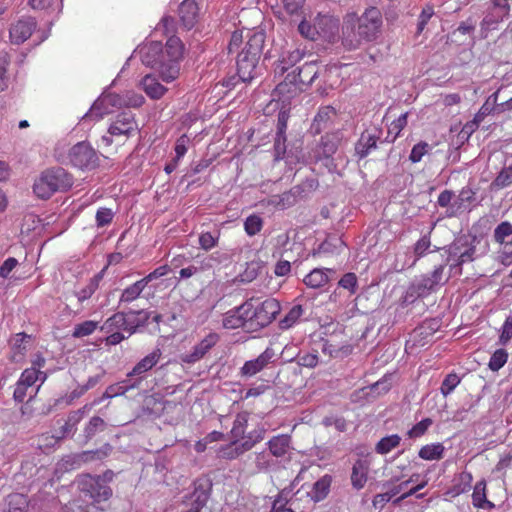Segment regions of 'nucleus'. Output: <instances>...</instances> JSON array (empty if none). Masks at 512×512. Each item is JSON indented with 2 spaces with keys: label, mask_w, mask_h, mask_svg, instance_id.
I'll return each mask as SVG.
<instances>
[{
  "label": "nucleus",
  "mask_w": 512,
  "mask_h": 512,
  "mask_svg": "<svg viewBox=\"0 0 512 512\" xmlns=\"http://www.w3.org/2000/svg\"><path fill=\"white\" fill-rule=\"evenodd\" d=\"M183 49L178 37H170L165 46L161 42L151 41L139 46L135 52L145 66L159 71L163 81L172 82L179 76Z\"/></svg>",
  "instance_id": "obj_1"
},
{
  "label": "nucleus",
  "mask_w": 512,
  "mask_h": 512,
  "mask_svg": "<svg viewBox=\"0 0 512 512\" xmlns=\"http://www.w3.org/2000/svg\"><path fill=\"white\" fill-rule=\"evenodd\" d=\"M72 186L71 176L63 168L44 171L34 182L33 191L41 199L50 198L57 191H64Z\"/></svg>",
  "instance_id": "obj_2"
},
{
  "label": "nucleus",
  "mask_w": 512,
  "mask_h": 512,
  "mask_svg": "<svg viewBox=\"0 0 512 512\" xmlns=\"http://www.w3.org/2000/svg\"><path fill=\"white\" fill-rule=\"evenodd\" d=\"M476 243H479L476 237L462 235L447 247V263L451 271L461 274V266L476 258Z\"/></svg>",
  "instance_id": "obj_3"
},
{
  "label": "nucleus",
  "mask_w": 512,
  "mask_h": 512,
  "mask_svg": "<svg viewBox=\"0 0 512 512\" xmlns=\"http://www.w3.org/2000/svg\"><path fill=\"white\" fill-rule=\"evenodd\" d=\"M138 132V124L135 116L130 111H123L115 116L108 128V135L101 138L105 146H111L114 142L125 140Z\"/></svg>",
  "instance_id": "obj_4"
},
{
  "label": "nucleus",
  "mask_w": 512,
  "mask_h": 512,
  "mask_svg": "<svg viewBox=\"0 0 512 512\" xmlns=\"http://www.w3.org/2000/svg\"><path fill=\"white\" fill-rule=\"evenodd\" d=\"M46 378L47 376L45 372L39 371L35 368L25 369L16 383V387L13 393L14 400L22 403L27 397L29 400L35 397L40 385L37 388H34V384L37 380H40L41 383H44Z\"/></svg>",
  "instance_id": "obj_5"
},
{
  "label": "nucleus",
  "mask_w": 512,
  "mask_h": 512,
  "mask_svg": "<svg viewBox=\"0 0 512 512\" xmlns=\"http://www.w3.org/2000/svg\"><path fill=\"white\" fill-rule=\"evenodd\" d=\"M68 160L72 166L81 170H92L99 164L97 152L86 141L78 142L70 148Z\"/></svg>",
  "instance_id": "obj_6"
},
{
  "label": "nucleus",
  "mask_w": 512,
  "mask_h": 512,
  "mask_svg": "<svg viewBox=\"0 0 512 512\" xmlns=\"http://www.w3.org/2000/svg\"><path fill=\"white\" fill-rule=\"evenodd\" d=\"M251 326L254 328H263L268 326L280 313L281 306L278 300L267 298L258 306H254L250 299Z\"/></svg>",
  "instance_id": "obj_7"
},
{
  "label": "nucleus",
  "mask_w": 512,
  "mask_h": 512,
  "mask_svg": "<svg viewBox=\"0 0 512 512\" xmlns=\"http://www.w3.org/2000/svg\"><path fill=\"white\" fill-rule=\"evenodd\" d=\"M356 24L362 40L376 39L382 25V15L379 9L371 7L366 9L361 17H356Z\"/></svg>",
  "instance_id": "obj_8"
},
{
  "label": "nucleus",
  "mask_w": 512,
  "mask_h": 512,
  "mask_svg": "<svg viewBox=\"0 0 512 512\" xmlns=\"http://www.w3.org/2000/svg\"><path fill=\"white\" fill-rule=\"evenodd\" d=\"M77 485L80 491L96 502L106 501L112 495L110 487L99 476L82 475Z\"/></svg>",
  "instance_id": "obj_9"
},
{
  "label": "nucleus",
  "mask_w": 512,
  "mask_h": 512,
  "mask_svg": "<svg viewBox=\"0 0 512 512\" xmlns=\"http://www.w3.org/2000/svg\"><path fill=\"white\" fill-rule=\"evenodd\" d=\"M494 239L500 244L499 258L504 265L512 263V224L501 222L494 230Z\"/></svg>",
  "instance_id": "obj_10"
},
{
  "label": "nucleus",
  "mask_w": 512,
  "mask_h": 512,
  "mask_svg": "<svg viewBox=\"0 0 512 512\" xmlns=\"http://www.w3.org/2000/svg\"><path fill=\"white\" fill-rule=\"evenodd\" d=\"M250 301L227 311L222 319L223 327L226 329H237L240 327L254 328L251 326Z\"/></svg>",
  "instance_id": "obj_11"
},
{
  "label": "nucleus",
  "mask_w": 512,
  "mask_h": 512,
  "mask_svg": "<svg viewBox=\"0 0 512 512\" xmlns=\"http://www.w3.org/2000/svg\"><path fill=\"white\" fill-rule=\"evenodd\" d=\"M121 97L118 94H106L99 97L90 110L83 116V120H100L113 112V107H119Z\"/></svg>",
  "instance_id": "obj_12"
},
{
  "label": "nucleus",
  "mask_w": 512,
  "mask_h": 512,
  "mask_svg": "<svg viewBox=\"0 0 512 512\" xmlns=\"http://www.w3.org/2000/svg\"><path fill=\"white\" fill-rule=\"evenodd\" d=\"M218 341L219 335L217 333H209L198 344H196L189 353L182 355L181 360L186 364H194L200 361L218 343Z\"/></svg>",
  "instance_id": "obj_13"
},
{
  "label": "nucleus",
  "mask_w": 512,
  "mask_h": 512,
  "mask_svg": "<svg viewBox=\"0 0 512 512\" xmlns=\"http://www.w3.org/2000/svg\"><path fill=\"white\" fill-rule=\"evenodd\" d=\"M276 353L273 348L267 347L257 358L246 361L240 369L244 377H252L261 372L269 363L274 361Z\"/></svg>",
  "instance_id": "obj_14"
},
{
  "label": "nucleus",
  "mask_w": 512,
  "mask_h": 512,
  "mask_svg": "<svg viewBox=\"0 0 512 512\" xmlns=\"http://www.w3.org/2000/svg\"><path fill=\"white\" fill-rule=\"evenodd\" d=\"M342 35V43L346 49L355 50L360 46L362 37L359 35L355 14H349L345 17Z\"/></svg>",
  "instance_id": "obj_15"
},
{
  "label": "nucleus",
  "mask_w": 512,
  "mask_h": 512,
  "mask_svg": "<svg viewBox=\"0 0 512 512\" xmlns=\"http://www.w3.org/2000/svg\"><path fill=\"white\" fill-rule=\"evenodd\" d=\"M36 25L37 23L32 17L22 18L12 24L9 31L11 43L16 45L24 43L28 38H30L36 28Z\"/></svg>",
  "instance_id": "obj_16"
},
{
  "label": "nucleus",
  "mask_w": 512,
  "mask_h": 512,
  "mask_svg": "<svg viewBox=\"0 0 512 512\" xmlns=\"http://www.w3.org/2000/svg\"><path fill=\"white\" fill-rule=\"evenodd\" d=\"M381 131L378 129L365 130L355 144V154L363 159L377 148Z\"/></svg>",
  "instance_id": "obj_17"
},
{
  "label": "nucleus",
  "mask_w": 512,
  "mask_h": 512,
  "mask_svg": "<svg viewBox=\"0 0 512 512\" xmlns=\"http://www.w3.org/2000/svg\"><path fill=\"white\" fill-rule=\"evenodd\" d=\"M272 456L280 459H290L293 450L291 436L288 434H279L273 436L266 443Z\"/></svg>",
  "instance_id": "obj_18"
},
{
  "label": "nucleus",
  "mask_w": 512,
  "mask_h": 512,
  "mask_svg": "<svg viewBox=\"0 0 512 512\" xmlns=\"http://www.w3.org/2000/svg\"><path fill=\"white\" fill-rule=\"evenodd\" d=\"M339 139L335 135H326L321 138L320 144L313 151L312 159L320 161L329 158L336 152Z\"/></svg>",
  "instance_id": "obj_19"
},
{
  "label": "nucleus",
  "mask_w": 512,
  "mask_h": 512,
  "mask_svg": "<svg viewBox=\"0 0 512 512\" xmlns=\"http://www.w3.org/2000/svg\"><path fill=\"white\" fill-rule=\"evenodd\" d=\"M258 61L259 59L239 53L237 58V73L243 82H249L255 77Z\"/></svg>",
  "instance_id": "obj_20"
},
{
  "label": "nucleus",
  "mask_w": 512,
  "mask_h": 512,
  "mask_svg": "<svg viewBox=\"0 0 512 512\" xmlns=\"http://www.w3.org/2000/svg\"><path fill=\"white\" fill-rule=\"evenodd\" d=\"M318 37L332 40L338 31V21L327 15L318 16L315 20Z\"/></svg>",
  "instance_id": "obj_21"
},
{
  "label": "nucleus",
  "mask_w": 512,
  "mask_h": 512,
  "mask_svg": "<svg viewBox=\"0 0 512 512\" xmlns=\"http://www.w3.org/2000/svg\"><path fill=\"white\" fill-rule=\"evenodd\" d=\"M334 274L335 271L332 269L315 268L308 275H306L304 278V283L310 288H321L330 281V275Z\"/></svg>",
  "instance_id": "obj_22"
},
{
  "label": "nucleus",
  "mask_w": 512,
  "mask_h": 512,
  "mask_svg": "<svg viewBox=\"0 0 512 512\" xmlns=\"http://www.w3.org/2000/svg\"><path fill=\"white\" fill-rule=\"evenodd\" d=\"M140 85L146 95L154 100L160 99L167 92V88L160 84L156 77L151 74L144 76Z\"/></svg>",
  "instance_id": "obj_23"
},
{
  "label": "nucleus",
  "mask_w": 512,
  "mask_h": 512,
  "mask_svg": "<svg viewBox=\"0 0 512 512\" xmlns=\"http://www.w3.org/2000/svg\"><path fill=\"white\" fill-rule=\"evenodd\" d=\"M162 352L159 348L153 350L150 354L146 355L142 358L130 371L127 376L133 377L141 375L149 370H151L160 360Z\"/></svg>",
  "instance_id": "obj_24"
},
{
  "label": "nucleus",
  "mask_w": 512,
  "mask_h": 512,
  "mask_svg": "<svg viewBox=\"0 0 512 512\" xmlns=\"http://www.w3.org/2000/svg\"><path fill=\"white\" fill-rule=\"evenodd\" d=\"M248 41L240 54L259 59L262 53L265 36L262 32H254L248 36Z\"/></svg>",
  "instance_id": "obj_25"
},
{
  "label": "nucleus",
  "mask_w": 512,
  "mask_h": 512,
  "mask_svg": "<svg viewBox=\"0 0 512 512\" xmlns=\"http://www.w3.org/2000/svg\"><path fill=\"white\" fill-rule=\"evenodd\" d=\"M304 56V53L299 49L288 50L283 53L281 58L276 63L275 72L282 75L289 68L293 67Z\"/></svg>",
  "instance_id": "obj_26"
},
{
  "label": "nucleus",
  "mask_w": 512,
  "mask_h": 512,
  "mask_svg": "<svg viewBox=\"0 0 512 512\" xmlns=\"http://www.w3.org/2000/svg\"><path fill=\"white\" fill-rule=\"evenodd\" d=\"M335 110L329 106L323 107L319 110L314 117L311 125V131L314 134H320L323 130L329 127L332 117L335 116Z\"/></svg>",
  "instance_id": "obj_27"
},
{
  "label": "nucleus",
  "mask_w": 512,
  "mask_h": 512,
  "mask_svg": "<svg viewBox=\"0 0 512 512\" xmlns=\"http://www.w3.org/2000/svg\"><path fill=\"white\" fill-rule=\"evenodd\" d=\"M179 15L187 28L193 27L198 15V6L195 0H183L179 6Z\"/></svg>",
  "instance_id": "obj_28"
},
{
  "label": "nucleus",
  "mask_w": 512,
  "mask_h": 512,
  "mask_svg": "<svg viewBox=\"0 0 512 512\" xmlns=\"http://www.w3.org/2000/svg\"><path fill=\"white\" fill-rule=\"evenodd\" d=\"M368 470L369 467L365 461L359 459L354 463L351 473V484L355 489L360 490L365 486Z\"/></svg>",
  "instance_id": "obj_29"
},
{
  "label": "nucleus",
  "mask_w": 512,
  "mask_h": 512,
  "mask_svg": "<svg viewBox=\"0 0 512 512\" xmlns=\"http://www.w3.org/2000/svg\"><path fill=\"white\" fill-rule=\"evenodd\" d=\"M126 325V315L122 312H117L109 317L103 325L100 327V330L104 333L109 332H125Z\"/></svg>",
  "instance_id": "obj_30"
},
{
  "label": "nucleus",
  "mask_w": 512,
  "mask_h": 512,
  "mask_svg": "<svg viewBox=\"0 0 512 512\" xmlns=\"http://www.w3.org/2000/svg\"><path fill=\"white\" fill-rule=\"evenodd\" d=\"M445 447L442 443H432L421 447L418 456L427 461L440 460L444 457Z\"/></svg>",
  "instance_id": "obj_31"
},
{
  "label": "nucleus",
  "mask_w": 512,
  "mask_h": 512,
  "mask_svg": "<svg viewBox=\"0 0 512 512\" xmlns=\"http://www.w3.org/2000/svg\"><path fill=\"white\" fill-rule=\"evenodd\" d=\"M110 450L111 447L109 445H105L104 447L97 450L83 451L74 456V462L80 464L94 460H101L108 456Z\"/></svg>",
  "instance_id": "obj_32"
},
{
  "label": "nucleus",
  "mask_w": 512,
  "mask_h": 512,
  "mask_svg": "<svg viewBox=\"0 0 512 512\" xmlns=\"http://www.w3.org/2000/svg\"><path fill=\"white\" fill-rule=\"evenodd\" d=\"M332 483V477L330 475H324L313 484L311 491V497L314 501L318 502L323 500L329 493L330 486Z\"/></svg>",
  "instance_id": "obj_33"
},
{
  "label": "nucleus",
  "mask_w": 512,
  "mask_h": 512,
  "mask_svg": "<svg viewBox=\"0 0 512 512\" xmlns=\"http://www.w3.org/2000/svg\"><path fill=\"white\" fill-rule=\"evenodd\" d=\"M107 423L99 416H93L83 428L85 443L90 441L96 434L103 432Z\"/></svg>",
  "instance_id": "obj_34"
},
{
  "label": "nucleus",
  "mask_w": 512,
  "mask_h": 512,
  "mask_svg": "<svg viewBox=\"0 0 512 512\" xmlns=\"http://www.w3.org/2000/svg\"><path fill=\"white\" fill-rule=\"evenodd\" d=\"M146 287L147 285L142 279L129 285L122 291V294L120 296V302L131 303L135 301L140 297L141 293L144 291Z\"/></svg>",
  "instance_id": "obj_35"
},
{
  "label": "nucleus",
  "mask_w": 512,
  "mask_h": 512,
  "mask_svg": "<svg viewBox=\"0 0 512 512\" xmlns=\"http://www.w3.org/2000/svg\"><path fill=\"white\" fill-rule=\"evenodd\" d=\"M143 311H132L129 312L126 315V327L125 332L128 333L127 337H130L132 334H134L138 327L143 326L146 321L148 320V314H145V316L141 319L138 316L143 314Z\"/></svg>",
  "instance_id": "obj_36"
},
{
  "label": "nucleus",
  "mask_w": 512,
  "mask_h": 512,
  "mask_svg": "<svg viewBox=\"0 0 512 512\" xmlns=\"http://www.w3.org/2000/svg\"><path fill=\"white\" fill-rule=\"evenodd\" d=\"M400 442L401 437L398 434L385 436L378 441V443L375 446V451L381 455L388 454L393 449L398 447Z\"/></svg>",
  "instance_id": "obj_37"
},
{
  "label": "nucleus",
  "mask_w": 512,
  "mask_h": 512,
  "mask_svg": "<svg viewBox=\"0 0 512 512\" xmlns=\"http://www.w3.org/2000/svg\"><path fill=\"white\" fill-rule=\"evenodd\" d=\"M30 335L22 332L17 333L12 339V350H13V358L18 360V358H22L28 350L27 342L30 339Z\"/></svg>",
  "instance_id": "obj_38"
},
{
  "label": "nucleus",
  "mask_w": 512,
  "mask_h": 512,
  "mask_svg": "<svg viewBox=\"0 0 512 512\" xmlns=\"http://www.w3.org/2000/svg\"><path fill=\"white\" fill-rule=\"evenodd\" d=\"M437 286L430 279L429 275H423L416 283L412 286L414 293L418 297H425L429 295L432 291H434Z\"/></svg>",
  "instance_id": "obj_39"
},
{
  "label": "nucleus",
  "mask_w": 512,
  "mask_h": 512,
  "mask_svg": "<svg viewBox=\"0 0 512 512\" xmlns=\"http://www.w3.org/2000/svg\"><path fill=\"white\" fill-rule=\"evenodd\" d=\"M472 501L473 505L478 508H483L486 503H488L490 506H493V504L487 500L486 482L484 480H481L475 484L472 494Z\"/></svg>",
  "instance_id": "obj_40"
},
{
  "label": "nucleus",
  "mask_w": 512,
  "mask_h": 512,
  "mask_svg": "<svg viewBox=\"0 0 512 512\" xmlns=\"http://www.w3.org/2000/svg\"><path fill=\"white\" fill-rule=\"evenodd\" d=\"M98 322L93 320H86L81 323H78L74 326L72 331V337L74 338H83L85 336H89L95 332L98 328Z\"/></svg>",
  "instance_id": "obj_41"
},
{
  "label": "nucleus",
  "mask_w": 512,
  "mask_h": 512,
  "mask_svg": "<svg viewBox=\"0 0 512 512\" xmlns=\"http://www.w3.org/2000/svg\"><path fill=\"white\" fill-rule=\"evenodd\" d=\"M303 315V308L301 305L293 306L285 317L279 322V327L282 330L291 328L300 317Z\"/></svg>",
  "instance_id": "obj_42"
},
{
  "label": "nucleus",
  "mask_w": 512,
  "mask_h": 512,
  "mask_svg": "<svg viewBox=\"0 0 512 512\" xmlns=\"http://www.w3.org/2000/svg\"><path fill=\"white\" fill-rule=\"evenodd\" d=\"M248 418L249 414L247 412H241L237 414L231 429V435L234 439H238L244 435L248 423Z\"/></svg>",
  "instance_id": "obj_43"
},
{
  "label": "nucleus",
  "mask_w": 512,
  "mask_h": 512,
  "mask_svg": "<svg viewBox=\"0 0 512 512\" xmlns=\"http://www.w3.org/2000/svg\"><path fill=\"white\" fill-rule=\"evenodd\" d=\"M121 102L118 104L119 107L121 106H127V107H133L137 108L144 104L145 98L138 93H135L133 91H128L124 95H120Z\"/></svg>",
  "instance_id": "obj_44"
},
{
  "label": "nucleus",
  "mask_w": 512,
  "mask_h": 512,
  "mask_svg": "<svg viewBox=\"0 0 512 512\" xmlns=\"http://www.w3.org/2000/svg\"><path fill=\"white\" fill-rule=\"evenodd\" d=\"M8 506V512H27L28 501L24 495L15 494L9 496Z\"/></svg>",
  "instance_id": "obj_45"
},
{
  "label": "nucleus",
  "mask_w": 512,
  "mask_h": 512,
  "mask_svg": "<svg viewBox=\"0 0 512 512\" xmlns=\"http://www.w3.org/2000/svg\"><path fill=\"white\" fill-rule=\"evenodd\" d=\"M219 232H216L215 234L211 232H202L199 235V247L205 251H209L218 244L219 240Z\"/></svg>",
  "instance_id": "obj_46"
},
{
  "label": "nucleus",
  "mask_w": 512,
  "mask_h": 512,
  "mask_svg": "<svg viewBox=\"0 0 512 512\" xmlns=\"http://www.w3.org/2000/svg\"><path fill=\"white\" fill-rule=\"evenodd\" d=\"M511 184L512 167L503 168L492 182V186L496 189H503Z\"/></svg>",
  "instance_id": "obj_47"
},
{
  "label": "nucleus",
  "mask_w": 512,
  "mask_h": 512,
  "mask_svg": "<svg viewBox=\"0 0 512 512\" xmlns=\"http://www.w3.org/2000/svg\"><path fill=\"white\" fill-rule=\"evenodd\" d=\"M507 359V351L504 349H497L490 357L488 366L492 371H498L506 364Z\"/></svg>",
  "instance_id": "obj_48"
},
{
  "label": "nucleus",
  "mask_w": 512,
  "mask_h": 512,
  "mask_svg": "<svg viewBox=\"0 0 512 512\" xmlns=\"http://www.w3.org/2000/svg\"><path fill=\"white\" fill-rule=\"evenodd\" d=\"M263 226V220L258 215H250L246 218L244 222L245 232L249 236H254L259 233Z\"/></svg>",
  "instance_id": "obj_49"
},
{
  "label": "nucleus",
  "mask_w": 512,
  "mask_h": 512,
  "mask_svg": "<svg viewBox=\"0 0 512 512\" xmlns=\"http://www.w3.org/2000/svg\"><path fill=\"white\" fill-rule=\"evenodd\" d=\"M432 424L433 421L431 418H424L408 430L407 435L411 439L420 438L428 431Z\"/></svg>",
  "instance_id": "obj_50"
},
{
  "label": "nucleus",
  "mask_w": 512,
  "mask_h": 512,
  "mask_svg": "<svg viewBox=\"0 0 512 512\" xmlns=\"http://www.w3.org/2000/svg\"><path fill=\"white\" fill-rule=\"evenodd\" d=\"M460 377L455 373L448 374L443 380L440 390L443 396H448L459 385Z\"/></svg>",
  "instance_id": "obj_51"
},
{
  "label": "nucleus",
  "mask_w": 512,
  "mask_h": 512,
  "mask_svg": "<svg viewBox=\"0 0 512 512\" xmlns=\"http://www.w3.org/2000/svg\"><path fill=\"white\" fill-rule=\"evenodd\" d=\"M208 496H209L208 483L206 481H204V482H200V481L196 482L195 483V490H194V493H193V497H194L195 502L198 505H203L207 501Z\"/></svg>",
  "instance_id": "obj_52"
},
{
  "label": "nucleus",
  "mask_w": 512,
  "mask_h": 512,
  "mask_svg": "<svg viewBox=\"0 0 512 512\" xmlns=\"http://www.w3.org/2000/svg\"><path fill=\"white\" fill-rule=\"evenodd\" d=\"M407 125V113L401 114L397 119H395L388 128V137L393 134L391 141H394L403 130V128Z\"/></svg>",
  "instance_id": "obj_53"
},
{
  "label": "nucleus",
  "mask_w": 512,
  "mask_h": 512,
  "mask_svg": "<svg viewBox=\"0 0 512 512\" xmlns=\"http://www.w3.org/2000/svg\"><path fill=\"white\" fill-rule=\"evenodd\" d=\"M431 149L430 145L426 142H419L414 145L409 155V160L412 163H418L422 160L423 156Z\"/></svg>",
  "instance_id": "obj_54"
},
{
  "label": "nucleus",
  "mask_w": 512,
  "mask_h": 512,
  "mask_svg": "<svg viewBox=\"0 0 512 512\" xmlns=\"http://www.w3.org/2000/svg\"><path fill=\"white\" fill-rule=\"evenodd\" d=\"M114 217V213L110 208L101 207L96 212V224L98 227H105L109 225Z\"/></svg>",
  "instance_id": "obj_55"
},
{
  "label": "nucleus",
  "mask_w": 512,
  "mask_h": 512,
  "mask_svg": "<svg viewBox=\"0 0 512 512\" xmlns=\"http://www.w3.org/2000/svg\"><path fill=\"white\" fill-rule=\"evenodd\" d=\"M472 475L469 472H462L459 475V484L454 486L455 494L459 495L461 493L467 492L471 488L472 483Z\"/></svg>",
  "instance_id": "obj_56"
},
{
  "label": "nucleus",
  "mask_w": 512,
  "mask_h": 512,
  "mask_svg": "<svg viewBox=\"0 0 512 512\" xmlns=\"http://www.w3.org/2000/svg\"><path fill=\"white\" fill-rule=\"evenodd\" d=\"M504 17H502L501 15H499L498 13H496L494 10H492V12H490L489 14H487L484 19L482 20L481 22V29L482 30H491V29H494L495 26L503 21Z\"/></svg>",
  "instance_id": "obj_57"
},
{
  "label": "nucleus",
  "mask_w": 512,
  "mask_h": 512,
  "mask_svg": "<svg viewBox=\"0 0 512 512\" xmlns=\"http://www.w3.org/2000/svg\"><path fill=\"white\" fill-rule=\"evenodd\" d=\"M299 81L305 83L306 81H312L316 75L317 71L315 70V65L311 63H305L301 68H299Z\"/></svg>",
  "instance_id": "obj_58"
},
{
  "label": "nucleus",
  "mask_w": 512,
  "mask_h": 512,
  "mask_svg": "<svg viewBox=\"0 0 512 512\" xmlns=\"http://www.w3.org/2000/svg\"><path fill=\"white\" fill-rule=\"evenodd\" d=\"M298 30L300 34L307 39L316 40L318 38V32L315 23L311 25L307 21H302L298 26Z\"/></svg>",
  "instance_id": "obj_59"
},
{
  "label": "nucleus",
  "mask_w": 512,
  "mask_h": 512,
  "mask_svg": "<svg viewBox=\"0 0 512 512\" xmlns=\"http://www.w3.org/2000/svg\"><path fill=\"white\" fill-rule=\"evenodd\" d=\"M338 284L340 287L349 290L351 294H354L357 288V277L354 273H346Z\"/></svg>",
  "instance_id": "obj_60"
},
{
  "label": "nucleus",
  "mask_w": 512,
  "mask_h": 512,
  "mask_svg": "<svg viewBox=\"0 0 512 512\" xmlns=\"http://www.w3.org/2000/svg\"><path fill=\"white\" fill-rule=\"evenodd\" d=\"M170 272V267L168 265H162L154 269L152 272L147 274L145 277L142 278V280L145 282L146 285H148L150 282L166 276Z\"/></svg>",
  "instance_id": "obj_61"
},
{
  "label": "nucleus",
  "mask_w": 512,
  "mask_h": 512,
  "mask_svg": "<svg viewBox=\"0 0 512 512\" xmlns=\"http://www.w3.org/2000/svg\"><path fill=\"white\" fill-rule=\"evenodd\" d=\"M190 143L189 137L186 135L180 136L175 143V157L177 160H181V158L186 154L188 150V145Z\"/></svg>",
  "instance_id": "obj_62"
},
{
  "label": "nucleus",
  "mask_w": 512,
  "mask_h": 512,
  "mask_svg": "<svg viewBox=\"0 0 512 512\" xmlns=\"http://www.w3.org/2000/svg\"><path fill=\"white\" fill-rule=\"evenodd\" d=\"M223 254L220 252H214L210 255L205 256L200 261L202 263V268L205 270H210L214 267V265L221 263Z\"/></svg>",
  "instance_id": "obj_63"
},
{
  "label": "nucleus",
  "mask_w": 512,
  "mask_h": 512,
  "mask_svg": "<svg viewBox=\"0 0 512 512\" xmlns=\"http://www.w3.org/2000/svg\"><path fill=\"white\" fill-rule=\"evenodd\" d=\"M512 338V315L507 317L502 325L501 334L499 337L500 343L505 345Z\"/></svg>",
  "instance_id": "obj_64"
}]
</instances>
